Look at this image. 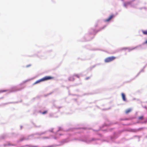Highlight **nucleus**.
Returning <instances> with one entry per match:
<instances>
[{
    "label": "nucleus",
    "instance_id": "obj_1",
    "mask_svg": "<svg viewBox=\"0 0 147 147\" xmlns=\"http://www.w3.org/2000/svg\"><path fill=\"white\" fill-rule=\"evenodd\" d=\"M116 57L114 56H111L106 58L105 60V63L110 62L115 59Z\"/></svg>",
    "mask_w": 147,
    "mask_h": 147
},
{
    "label": "nucleus",
    "instance_id": "obj_2",
    "mask_svg": "<svg viewBox=\"0 0 147 147\" xmlns=\"http://www.w3.org/2000/svg\"><path fill=\"white\" fill-rule=\"evenodd\" d=\"M54 78L53 77L51 76H45L44 77L42 78V80L43 81H47L49 80H52L54 79Z\"/></svg>",
    "mask_w": 147,
    "mask_h": 147
},
{
    "label": "nucleus",
    "instance_id": "obj_3",
    "mask_svg": "<svg viewBox=\"0 0 147 147\" xmlns=\"http://www.w3.org/2000/svg\"><path fill=\"white\" fill-rule=\"evenodd\" d=\"M114 17V16L113 15H111L108 19L105 20V21L106 22L109 21Z\"/></svg>",
    "mask_w": 147,
    "mask_h": 147
},
{
    "label": "nucleus",
    "instance_id": "obj_4",
    "mask_svg": "<svg viewBox=\"0 0 147 147\" xmlns=\"http://www.w3.org/2000/svg\"><path fill=\"white\" fill-rule=\"evenodd\" d=\"M121 96L123 100L124 101H126V100L125 94L123 93H122Z\"/></svg>",
    "mask_w": 147,
    "mask_h": 147
},
{
    "label": "nucleus",
    "instance_id": "obj_5",
    "mask_svg": "<svg viewBox=\"0 0 147 147\" xmlns=\"http://www.w3.org/2000/svg\"><path fill=\"white\" fill-rule=\"evenodd\" d=\"M75 80L74 76H70L69 78V80L70 81H74Z\"/></svg>",
    "mask_w": 147,
    "mask_h": 147
},
{
    "label": "nucleus",
    "instance_id": "obj_6",
    "mask_svg": "<svg viewBox=\"0 0 147 147\" xmlns=\"http://www.w3.org/2000/svg\"><path fill=\"white\" fill-rule=\"evenodd\" d=\"M43 82V81L42 80V79L41 78V79H40L39 80L36 81L34 83V84H37L39 83L40 82Z\"/></svg>",
    "mask_w": 147,
    "mask_h": 147
},
{
    "label": "nucleus",
    "instance_id": "obj_7",
    "mask_svg": "<svg viewBox=\"0 0 147 147\" xmlns=\"http://www.w3.org/2000/svg\"><path fill=\"white\" fill-rule=\"evenodd\" d=\"M131 111V109H128L125 110V113L126 114H128V113H129Z\"/></svg>",
    "mask_w": 147,
    "mask_h": 147
},
{
    "label": "nucleus",
    "instance_id": "obj_8",
    "mask_svg": "<svg viewBox=\"0 0 147 147\" xmlns=\"http://www.w3.org/2000/svg\"><path fill=\"white\" fill-rule=\"evenodd\" d=\"M138 119L139 120H142L144 119V117L143 116H140L138 117Z\"/></svg>",
    "mask_w": 147,
    "mask_h": 147
},
{
    "label": "nucleus",
    "instance_id": "obj_9",
    "mask_svg": "<svg viewBox=\"0 0 147 147\" xmlns=\"http://www.w3.org/2000/svg\"><path fill=\"white\" fill-rule=\"evenodd\" d=\"M142 33L144 34L147 35V30L142 31Z\"/></svg>",
    "mask_w": 147,
    "mask_h": 147
},
{
    "label": "nucleus",
    "instance_id": "obj_10",
    "mask_svg": "<svg viewBox=\"0 0 147 147\" xmlns=\"http://www.w3.org/2000/svg\"><path fill=\"white\" fill-rule=\"evenodd\" d=\"M74 77H76L78 78H79L80 77V76L78 74H75L74 75Z\"/></svg>",
    "mask_w": 147,
    "mask_h": 147
},
{
    "label": "nucleus",
    "instance_id": "obj_11",
    "mask_svg": "<svg viewBox=\"0 0 147 147\" xmlns=\"http://www.w3.org/2000/svg\"><path fill=\"white\" fill-rule=\"evenodd\" d=\"M7 90H0V92H4L7 91Z\"/></svg>",
    "mask_w": 147,
    "mask_h": 147
},
{
    "label": "nucleus",
    "instance_id": "obj_12",
    "mask_svg": "<svg viewBox=\"0 0 147 147\" xmlns=\"http://www.w3.org/2000/svg\"><path fill=\"white\" fill-rule=\"evenodd\" d=\"M47 111H45L42 113V114H45L47 113Z\"/></svg>",
    "mask_w": 147,
    "mask_h": 147
},
{
    "label": "nucleus",
    "instance_id": "obj_13",
    "mask_svg": "<svg viewBox=\"0 0 147 147\" xmlns=\"http://www.w3.org/2000/svg\"><path fill=\"white\" fill-rule=\"evenodd\" d=\"M130 4V3H129V2L127 3H126V4H124V6H126V5H128V4Z\"/></svg>",
    "mask_w": 147,
    "mask_h": 147
},
{
    "label": "nucleus",
    "instance_id": "obj_14",
    "mask_svg": "<svg viewBox=\"0 0 147 147\" xmlns=\"http://www.w3.org/2000/svg\"><path fill=\"white\" fill-rule=\"evenodd\" d=\"M90 78V77H88L86 78H85V79H86V80H88V79H89Z\"/></svg>",
    "mask_w": 147,
    "mask_h": 147
},
{
    "label": "nucleus",
    "instance_id": "obj_15",
    "mask_svg": "<svg viewBox=\"0 0 147 147\" xmlns=\"http://www.w3.org/2000/svg\"><path fill=\"white\" fill-rule=\"evenodd\" d=\"M31 65H27L26 66V67H29Z\"/></svg>",
    "mask_w": 147,
    "mask_h": 147
},
{
    "label": "nucleus",
    "instance_id": "obj_16",
    "mask_svg": "<svg viewBox=\"0 0 147 147\" xmlns=\"http://www.w3.org/2000/svg\"><path fill=\"white\" fill-rule=\"evenodd\" d=\"M24 140V138H23L22 139L20 140V141H22L23 140Z\"/></svg>",
    "mask_w": 147,
    "mask_h": 147
},
{
    "label": "nucleus",
    "instance_id": "obj_17",
    "mask_svg": "<svg viewBox=\"0 0 147 147\" xmlns=\"http://www.w3.org/2000/svg\"><path fill=\"white\" fill-rule=\"evenodd\" d=\"M144 44H147V40L144 42Z\"/></svg>",
    "mask_w": 147,
    "mask_h": 147
},
{
    "label": "nucleus",
    "instance_id": "obj_18",
    "mask_svg": "<svg viewBox=\"0 0 147 147\" xmlns=\"http://www.w3.org/2000/svg\"><path fill=\"white\" fill-rule=\"evenodd\" d=\"M52 146H49V147H52Z\"/></svg>",
    "mask_w": 147,
    "mask_h": 147
},
{
    "label": "nucleus",
    "instance_id": "obj_19",
    "mask_svg": "<svg viewBox=\"0 0 147 147\" xmlns=\"http://www.w3.org/2000/svg\"><path fill=\"white\" fill-rule=\"evenodd\" d=\"M94 140V139H93L92 140Z\"/></svg>",
    "mask_w": 147,
    "mask_h": 147
}]
</instances>
